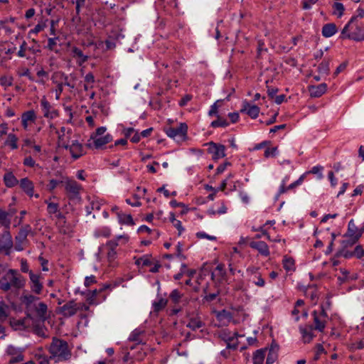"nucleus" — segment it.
I'll return each instance as SVG.
<instances>
[{
  "instance_id": "5fc2aeb1",
  "label": "nucleus",
  "mask_w": 364,
  "mask_h": 364,
  "mask_svg": "<svg viewBox=\"0 0 364 364\" xmlns=\"http://www.w3.org/2000/svg\"><path fill=\"white\" fill-rule=\"evenodd\" d=\"M23 164L25 166L28 167L39 166V165L36 163L35 160L31 156H26L23 159Z\"/></svg>"
},
{
  "instance_id": "cd10ccee",
  "label": "nucleus",
  "mask_w": 364,
  "mask_h": 364,
  "mask_svg": "<svg viewBox=\"0 0 364 364\" xmlns=\"http://www.w3.org/2000/svg\"><path fill=\"white\" fill-rule=\"evenodd\" d=\"M31 228L30 225H26L21 228L18 232V235L15 237L16 241L21 242V243H27L28 244V240L27 237L28 234L31 232Z\"/></svg>"
},
{
  "instance_id": "6e6d98bb",
  "label": "nucleus",
  "mask_w": 364,
  "mask_h": 364,
  "mask_svg": "<svg viewBox=\"0 0 364 364\" xmlns=\"http://www.w3.org/2000/svg\"><path fill=\"white\" fill-rule=\"evenodd\" d=\"M353 256L360 259L364 255V250L362 246L358 245L355 247L354 251H353Z\"/></svg>"
},
{
  "instance_id": "4468645a",
  "label": "nucleus",
  "mask_w": 364,
  "mask_h": 364,
  "mask_svg": "<svg viewBox=\"0 0 364 364\" xmlns=\"http://www.w3.org/2000/svg\"><path fill=\"white\" fill-rule=\"evenodd\" d=\"M68 150L74 159H77L85 154L82 144L77 139L71 141Z\"/></svg>"
},
{
  "instance_id": "603ef678",
  "label": "nucleus",
  "mask_w": 364,
  "mask_h": 364,
  "mask_svg": "<svg viewBox=\"0 0 364 364\" xmlns=\"http://www.w3.org/2000/svg\"><path fill=\"white\" fill-rule=\"evenodd\" d=\"M167 304V300L163 298L159 299L157 301H155L153 304L154 309L155 311H159L163 309Z\"/></svg>"
},
{
  "instance_id": "4d7b16f0",
  "label": "nucleus",
  "mask_w": 364,
  "mask_h": 364,
  "mask_svg": "<svg viewBox=\"0 0 364 364\" xmlns=\"http://www.w3.org/2000/svg\"><path fill=\"white\" fill-rule=\"evenodd\" d=\"M27 49V43L23 41L20 46V49L18 52V56L20 58H24L26 56V50Z\"/></svg>"
},
{
  "instance_id": "13d9d810",
  "label": "nucleus",
  "mask_w": 364,
  "mask_h": 364,
  "mask_svg": "<svg viewBox=\"0 0 364 364\" xmlns=\"http://www.w3.org/2000/svg\"><path fill=\"white\" fill-rule=\"evenodd\" d=\"M316 354L314 356V360H317L319 359L320 355L323 353L325 352V350L323 347V346L320 343L317 344L316 346Z\"/></svg>"
},
{
  "instance_id": "f3484780",
  "label": "nucleus",
  "mask_w": 364,
  "mask_h": 364,
  "mask_svg": "<svg viewBox=\"0 0 364 364\" xmlns=\"http://www.w3.org/2000/svg\"><path fill=\"white\" fill-rule=\"evenodd\" d=\"M18 184L21 188L29 196L33 197L35 196L36 198H39L38 194H34V184L27 177L21 178Z\"/></svg>"
},
{
  "instance_id": "aec40b11",
  "label": "nucleus",
  "mask_w": 364,
  "mask_h": 364,
  "mask_svg": "<svg viewBox=\"0 0 364 364\" xmlns=\"http://www.w3.org/2000/svg\"><path fill=\"white\" fill-rule=\"evenodd\" d=\"M314 326L311 325H306L304 326L299 327V331L301 334V338L304 343H309L313 340L315 337V334L314 333Z\"/></svg>"
},
{
  "instance_id": "c85d7f7f",
  "label": "nucleus",
  "mask_w": 364,
  "mask_h": 364,
  "mask_svg": "<svg viewBox=\"0 0 364 364\" xmlns=\"http://www.w3.org/2000/svg\"><path fill=\"white\" fill-rule=\"evenodd\" d=\"M4 182L7 188H13L18 184V181L12 171H7L4 176Z\"/></svg>"
},
{
  "instance_id": "9b49d317",
  "label": "nucleus",
  "mask_w": 364,
  "mask_h": 364,
  "mask_svg": "<svg viewBox=\"0 0 364 364\" xmlns=\"http://www.w3.org/2000/svg\"><path fill=\"white\" fill-rule=\"evenodd\" d=\"M80 309V304H77L75 301H70L60 307V313L65 317H70L76 314Z\"/></svg>"
},
{
  "instance_id": "2eb2a0df",
  "label": "nucleus",
  "mask_w": 364,
  "mask_h": 364,
  "mask_svg": "<svg viewBox=\"0 0 364 364\" xmlns=\"http://www.w3.org/2000/svg\"><path fill=\"white\" fill-rule=\"evenodd\" d=\"M247 272L250 275V281L259 287H264L265 281L262 278V274L258 272L257 268L249 267L247 269Z\"/></svg>"
},
{
  "instance_id": "9d476101",
  "label": "nucleus",
  "mask_w": 364,
  "mask_h": 364,
  "mask_svg": "<svg viewBox=\"0 0 364 364\" xmlns=\"http://www.w3.org/2000/svg\"><path fill=\"white\" fill-rule=\"evenodd\" d=\"M41 107L43 117L53 119L59 116V112L43 96L41 100Z\"/></svg>"
},
{
  "instance_id": "a878e982",
  "label": "nucleus",
  "mask_w": 364,
  "mask_h": 364,
  "mask_svg": "<svg viewBox=\"0 0 364 364\" xmlns=\"http://www.w3.org/2000/svg\"><path fill=\"white\" fill-rule=\"evenodd\" d=\"M327 90V85L321 83L318 85H311L309 87L310 95L313 97H319Z\"/></svg>"
},
{
  "instance_id": "052dcab7",
  "label": "nucleus",
  "mask_w": 364,
  "mask_h": 364,
  "mask_svg": "<svg viewBox=\"0 0 364 364\" xmlns=\"http://www.w3.org/2000/svg\"><path fill=\"white\" fill-rule=\"evenodd\" d=\"M277 147L267 148L264 151V156L268 158L269 156H274L277 154Z\"/></svg>"
},
{
  "instance_id": "4c0bfd02",
  "label": "nucleus",
  "mask_w": 364,
  "mask_h": 364,
  "mask_svg": "<svg viewBox=\"0 0 364 364\" xmlns=\"http://www.w3.org/2000/svg\"><path fill=\"white\" fill-rule=\"evenodd\" d=\"M283 267L287 272L294 271L295 269V264L294 260L289 257L284 256L282 260Z\"/></svg>"
},
{
  "instance_id": "473e14b6",
  "label": "nucleus",
  "mask_w": 364,
  "mask_h": 364,
  "mask_svg": "<svg viewBox=\"0 0 364 364\" xmlns=\"http://www.w3.org/2000/svg\"><path fill=\"white\" fill-rule=\"evenodd\" d=\"M119 222L122 224H126L129 225H134V222L131 215L124 214L122 212L117 213Z\"/></svg>"
},
{
  "instance_id": "0eeeda50",
  "label": "nucleus",
  "mask_w": 364,
  "mask_h": 364,
  "mask_svg": "<svg viewBox=\"0 0 364 364\" xmlns=\"http://www.w3.org/2000/svg\"><path fill=\"white\" fill-rule=\"evenodd\" d=\"M188 126L186 123H181L176 127H168L165 129V132L168 136L177 141H183L186 136Z\"/></svg>"
},
{
  "instance_id": "393cba45",
  "label": "nucleus",
  "mask_w": 364,
  "mask_h": 364,
  "mask_svg": "<svg viewBox=\"0 0 364 364\" xmlns=\"http://www.w3.org/2000/svg\"><path fill=\"white\" fill-rule=\"evenodd\" d=\"M71 130L68 129L66 134H58V145L60 148H63L65 149H68V146L71 144L72 137H71Z\"/></svg>"
},
{
  "instance_id": "a19ab883",
  "label": "nucleus",
  "mask_w": 364,
  "mask_h": 364,
  "mask_svg": "<svg viewBox=\"0 0 364 364\" xmlns=\"http://www.w3.org/2000/svg\"><path fill=\"white\" fill-rule=\"evenodd\" d=\"M14 77L11 75H1L0 77V85L6 90L9 87L13 85Z\"/></svg>"
},
{
  "instance_id": "79ce46f5",
  "label": "nucleus",
  "mask_w": 364,
  "mask_h": 364,
  "mask_svg": "<svg viewBox=\"0 0 364 364\" xmlns=\"http://www.w3.org/2000/svg\"><path fill=\"white\" fill-rule=\"evenodd\" d=\"M217 117L218 118L216 120H214L211 122L210 126L212 127H226L230 124V123L227 121L226 119L220 117V115H218Z\"/></svg>"
},
{
  "instance_id": "3c124183",
  "label": "nucleus",
  "mask_w": 364,
  "mask_h": 364,
  "mask_svg": "<svg viewBox=\"0 0 364 364\" xmlns=\"http://www.w3.org/2000/svg\"><path fill=\"white\" fill-rule=\"evenodd\" d=\"M169 298L174 304H178L183 298V294L178 290L174 289L171 292Z\"/></svg>"
},
{
  "instance_id": "f704fd0d",
  "label": "nucleus",
  "mask_w": 364,
  "mask_h": 364,
  "mask_svg": "<svg viewBox=\"0 0 364 364\" xmlns=\"http://www.w3.org/2000/svg\"><path fill=\"white\" fill-rule=\"evenodd\" d=\"M268 350L269 353L267 357L266 363L267 364H272L277 358L278 346L277 345L272 346Z\"/></svg>"
},
{
  "instance_id": "b1692460",
  "label": "nucleus",
  "mask_w": 364,
  "mask_h": 364,
  "mask_svg": "<svg viewBox=\"0 0 364 364\" xmlns=\"http://www.w3.org/2000/svg\"><path fill=\"white\" fill-rule=\"evenodd\" d=\"M68 176L63 175L57 176L55 178L49 180L46 186V188L49 192H53L56 188L60 186H64Z\"/></svg>"
},
{
  "instance_id": "0e129e2a",
  "label": "nucleus",
  "mask_w": 364,
  "mask_h": 364,
  "mask_svg": "<svg viewBox=\"0 0 364 364\" xmlns=\"http://www.w3.org/2000/svg\"><path fill=\"white\" fill-rule=\"evenodd\" d=\"M318 0H303V9H309L311 8L312 5L315 4Z\"/></svg>"
},
{
  "instance_id": "2f4dec72",
  "label": "nucleus",
  "mask_w": 364,
  "mask_h": 364,
  "mask_svg": "<svg viewBox=\"0 0 364 364\" xmlns=\"http://www.w3.org/2000/svg\"><path fill=\"white\" fill-rule=\"evenodd\" d=\"M267 350V348L257 350L253 354V364H263Z\"/></svg>"
},
{
  "instance_id": "4be33fe9",
  "label": "nucleus",
  "mask_w": 364,
  "mask_h": 364,
  "mask_svg": "<svg viewBox=\"0 0 364 364\" xmlns=\"http://www.w3.org/2000/svg\"><path fill=\"white\" fill-rule=\"evenodd\" d=\"M55 75V78H58L60 82H62V85L64 86H68L71 89H74L75 87V77L70 75V78L68 75H65L62 72H56L53 73Z\"/></svg>"
},
{
  "instance_id": "c9c22d12",
  "label": "nucleus",
  "mask_w": 364,
  "mask_h": 364,
  "mask_svg": "<svg viewBox=\"0 0 364 364\" xmlns=\"http://www.w3.org/2000/svg\"><path fill=\"white\" fill-rule=\"evenodd\" d=\"M134 259H135V264L139 267H148L152 264L151 257L148 255H145L139 258L134 257Z\"/></svg>"
},
{
  "instance_id": "a18cd8bd",
  "label": "nucleus",
  "mask_w": 364,
  "mask_h": 364,
  "mask_svg": "<svg viewBox=\"0 0 364 364\" xmlns=\"http://www.w3.org/2000/svg\"><path fill=\"white\" fill-rule=\"evenodd\" d=\"M47 309V305L43 302H40L37 305H35V310L40 318H45Z\"/></svg>"
},
{
  "instance_id": "58836bf2",
  "label": "nucleus",
  "mask_w": 364,
  "mask_h": 364,
  "mask_svg": "<svg viewBox=\"0 0 364 364\" xmlns=\"http://www.w3.org/2000/svg\"><path fill=\"white\" fill-rule=\"evenodd\" d=\"M17 141V136L15 134L10 133L8 135L7 139L4 142V144L10 146L11 149H16L18 148Z\"/></svg>"
},
{
  "instance_id": "69168bd1",
  "label": "nucleus",
  "mask_w": 364,
  "mask_h": 364,
  "mask_svg": "<svg viewBox=\"0 0 364 364\" xmlns=\"http://www.w3.org/2000/svg\"><path fill=\"white\" fill-rule=\"evenodd\" d=\"M75 10L76 14H79L81 10V8L84 7L85 4V0H75Z\"/></svg>"
},
{
  "instance_id": "39448f33",
  "label": "nucleus",
  "mask_w": 364,
  "mask_h": 364,
  "mask_svg": "<svg viewBox=\"0 0 364 364\" xmlns=\"http://www.w3.org/2000/svg\"><path fill=\"white\" fill-rule=\"evenodd\" d=\"M129 241V236L127 235H120L115 239L108 241L106 244L107 248V256L109 262L114 261L117 255V247L119 244H126Z\"/></svg>"
},
{
  "instance_id": "7ed1b4c3",
  "label": "nucleus",
  "mask_w": 364,
  "mask_h": 364,
  "mask_svg": "<svg viewBox=\"0 0 364 364\" xmlns=\"http://www.w3.org/2000/svg\"><path fill=\"white\" fill-rule=\"evenodd\" d=\"M341 38L355 41H364V28L359 24L357 17L353 16L341 31Z\"/></svg>"
},
{
  "instance_id": "f8f14e48",
  "label": "nucleus",
  "mask_w": 364,
  "mask_h": 364,
  "mask_svg": "<svg viewBox=\"0 0 364 364\" xmlns=\"http://www.w3.org/2000/svg\"><path fill=\"white\" fill-rule=\"evenodd\" d=\"M208 152L212 154V158L214 160H218L225 156V146L220 144H216L213 141L209 142Z\"/></svg>"
},
{
  "instance_id": "f03ea898",
  "label": "nucleus",
  "mask_w": 364,
  "mask_h": 364,
  "mask_svg": "<svg viewBox=\"0 0 364 364\" xmlns=\"http://www.w3.org/2000/svg\"><path fill=\"white\" fill-rule=\"evenodd\" d=\"M49 353L51 355L50 358L54 359L55 362H63L71 357V350L68 343L65 341L56 338L53 339L49 347Z\"/></svg>"
},
{
  "instance_id": "72a5a7b5",
  "label": "nucleus",
  "mask_w": 364,
  "mask_h": 364,
  "mask_svg": "<svg viewBox=\"0 0 364 364\" xmlns=\"http://www.w3.org/2000/svg\"><path fill=\"white\" fill-rule=\"evenodd\" d=\"M203 325L204 323L201 319L198 316H195L190 318L189 322L187 323L186 326L193 331H196L201 328Z\"/></svg>"
},
{
  "instance_id": "bf43d9fd",
  "label": "nucleus",
  "mask_w": 364,
  "mask_h": 364,
  "mask_svg": "<svg viewBox=\"0 0 364 364\" xmlns=\"http://www.w3.org/2000/svg\"><path fill=\"white\" fill-rule=\"evenodd\" d=\"M196 236L199 239H208V240H216V237L215 236H212V235H209L208 234H206L205 232H198L196 233Z\"/></svg>"
},
{
  "instance_id": "a211bd4d",
  "label": "nucleus",
  "mask_w": 364,
  "mask_h": 364,
  "mask_svg": "<svg viewBox=\"0 0 364 364\" xmlns=\"http://www.w3.org/2000/svg\"><path fill=\"white\" fill-rule=\"evenodd\" d=\"M6 353L11 357L9 360V364L20 363L23 360L22 351L12 346L7 348Z\"/></svg>"
},
{
  "instance_id": "37998d69",
  "label": "nucleus",
  "mask_w": 364,
  "mask_h": 364,
  "mask_svg": "<svg viewBox=\"0 0 364 364\" xmlns=\"http://www.w3.org/2000/svg\"><path fill=\"white\" fill-rule=\"evenodd\" d=\"M169 220L171 223L173 224V225L178 230V235H181L182 232L184 231V228L182 226L181 222L175 218V215L173 213H170Z\"/></svg>"
},
{
  "instance_id": "bb28decb",
  "label": "nucleus",
  "mask_w": 364,
  "mask_h": 364,
  "mask_svg": "<svg viewBox=\"0 0 364 364\" xmlns=\"http://www.w3.org/2000/svg\"><path fill=\"white\" fill-rule=\"evenodd\" d=\"M36 114L33 110H29L23 113L21 116V124L24 129H27L29 123L34 122Z\"/></svg>"
},
{
  "instance_id": "09e8293b",
  "label": "nucleus",
  "mask_w": 364,
  "mask_h": 364,
  "mask_svg": "<svg viewBox=\"0 0 364 364\" xmlns=\"http://www.w3.org/2000/svg\"><path fill=\"white\" fill-rule=\"evenodd\" d=\"M333 14L336 15L338 18H341L343 15L345 8L343 4L336 2L333 5Z\"/></svg>"
},
{
  "instance_id": "338daca9",
  "label": "nucleus",
  "mask_w": 364,
  "mask_h": 364,
  "mask_svg": "<svg viewBox=\"0 0 364 364\" xmlns=\"http://www.w3.org/2000/svg\"><path fill=\"white\" fill-rule=\"evenodd\" d=\"M36 75L38 77L41 78V82H44V78H48V73L45 71L43 68H41L37 71Z\"/></svg>"
},
{
  "instance_id": "c03bdc74",
  "label": "nucleus",
  "mask_w": 364,
  "mask_h": 364,
  "mask_svg": "<svg viewBox=\"0 0 364 364\" xmlns=\"http://www.w3.org/2000/svg\"><path fill=\"white\" fill-rule=\"evenodd\" d=\"M95 77L92 73H87L85 76V85H84V90L85 91H88L90 89L93 88V84L95 82Z\"/></svg>"
},
{
  "instance_id": "423d86ee",
  "label": "nucleus",
  "mask_w": 364,
  "mask_h": 364,
  "mask_svg": "<svg viewBox=\"0 0 364 364\" xmlns=\"http://www.w3.org/2000/svg\"><path fill=\"white\" fill-rule=\"evenodd\" d=\"M312 316L314 329L319 332H323L328 319V316L324 309L321 307L318 311H314Z\"/></svg>"
},
{
  "instance_id": "49530a36",
  "label": "nucleus",
  "mask_w": 364,
  "mask_h": 364,
  "mask_svg": "<svg viewBox=\"0 0 364 364\" xmlns=\"http://www.w3.org/2000/svg\"><path fill=\"white\" fill-rule=\"evenodd\" d=\"M330 60H325L322 61L318 67V71L320 74L328 75L330 70L329 68Z\"/></svg>"
},
{
  "instance_id": "de8ad7c7",
  "label": "nucleus",
  "mask_w": 364,
  "mask_h": 364,
  "mask_svg": "<svg viewBox=\"0 0 364 364\" xmlns=\"http://www.w3.org/2000/svg\"><path fill=\"white\" fill-rule=\"evenodd\" d=\"M45 203L47 204V211L48 214L52 215L58 213L60 210L58 203L49 202L48 200H46Z\"/></svg>"
},
{
  "instance_id": "ea45409f",
  "label": "nucleus",
  "mask_w": 364,
  "mask_h": 364,
  "mask_svg": "<svg viewBox=\"0 0 364 364\" xmlns=\"http://www.w3.org/2000/svg\"><path fill=\"white\" fill-rule=\"evenodd\" d=\"M22 302L26 306V309L28 310L31 309V305L38 300V297L31 295V294H26L22 296Z\"/></svg>"
},
{
  "instance_id": "864d4df0",
  "label": "nucleus",
  "mask_w": 364,
  "mask_h": 364,
  "mask_svg": "<svg viewBox=\"0 0 364 364\" xmlns=\"http://www.w3.org/2000/svg\"><path fill=\"white\" fill-rule=\"evenodd\" d=\"M323 170V167L322 166L318 165L312 167V168L306 172L305 174L307 173H312V174H316L318 175V178L321 179L323 178V174L322 171Z\"/></svg>"
},
{
  "instance_id": "7c9ffc66",
  "label": "nucleus",
  "mask_w": 364,
  "mask_h": 364,
  "mask_svg": "<svg viewBox=\"0 0 364 364\" xmlns=\"http://www.w3.org/2000/svg\"><path fill=\"white\" fill-rule=\"evenodd\" d=\"M337 31L335 23H326L322 28V35L326 38H330L336 33Z\"/></svg>"
},
{
  "instance_id": "20e7f679",
  "label": "nucleus",
  "mask_w": 364,
  "mask_h": 364,
  "mask_svg": "<svg viewBox=\"0 0 364 364\" xmlns=\"http://www.w3.org/2000/svg\"><path fill=\"white\" fill-rule=\"evenodd\" d=\"M107 128L100 127L95 132L91 134L87 140L86 146L90 149H101L112 141V136L109 134H105Z\"/></svg>"
},
{
  "instance_id": "1a4fd4ad",
  "label": "nucleus",
  "mask_w": 364,
  "mask_h": 364,
  "mask_svg": "<svg viewBox=\"0 0 364 364\" xmlns=\"http://www.w3.org/2000/svg\"><path fill=\"white\" fill-rule=\"evenodd\" d=\"M65 191L70 200H75L80 198V186L74 180L67 177L64 184Z\"/></svg>"
},
{
  "instance_id": "ddd939ff",
  "label": "nucleus",
  "mask_w": 364,
  "mask_h": 364,
  "mask_svg": "<svg viewBox=\"0 0 364 364\" xmlns=\"http://www.w3.org/2000/svg\"><path fill=\"white\" fill-rule=\"evenodd\" d=\"M30 277V287L31 291L36 294H40L42 292L43 286L41 282L42 277L40 274H35L32 271L29 272Z\"/></svg>"
},
{
  "instance_id": "e433bc0d",
  "label": "nucleus",
  "mask_w": 364,
  "mask_h": 364,
  "mask_svg": "<svg viewBox=\"0 0 364 364\" xmlns=\"http://www.w3.org/2000/svg\"><path fill=\"white\" fill-rule=\"evenodd\" d=\"M52 81L53 83L55 85V88L54 90V92L55 93V99L58 100L60 98V95L63 91V85H62V82L58 80V79L56 77L55 78V75L53 74L52 75Z\"/></svg>"
},
{
  "instance_id": "5701e85b",
  "label": "nucleus",
  "mask_w": 364,
  "mask_h": 364,
  "mask_svg": "<svg viewBox=\"0 0 364 364\" xmlns=\"http://www.w3.org/2000/svg\"><path fill=\"white\" fill-rule=\"evenodd\" d=\"M249 245L251 248L257 250L262 256L268 257L270 255L268 245L263 241L252 240Z\"/></svg>"
},
{
  "instance_id": "dca6fc26",
  "label": "nucleus",
  "mask_w": 364,
  "mask_h": 364,
  "mask_svg": "<svg viewBox=\"0 0 364 364\" xmlns=\"http://www.w3.org/2000/svg\"><path fill=\"white\" fill-rule=\"evenodd\" d=\"M11 326L16 330H22L29 328L33 324V318L30 314L23 318L14 319L11 321Z\"/></svg>"
},
{
  "instance_id": "6ab92c4d",
  "label": "nucleus",
  "mask_w": 364,
  "mask_h": 364,
  "mask_svg": "<svg viewBox=\"0 0 364 364\" xmlns=\"http://www.w3.org/2000/svg\"><path fill=\"white\" fill-rule=\"evenodd\" d=\"M211 279L218 283H221L227 280L226 271L223 264H219L211 273Z\"/></svg>"
},
{
  "instance_id": "f257e3e1",
  "label": "nucleus",
  "mask_w": 364,
  "mask_h": 364,
  "mask_svg": "<svg viewBox=\"0 0 364 364\" xmlns=\"http://www.w3.org/2000/svg\"><path fill=\"white\" fill-rule=\"evenodd\" d=\"M25 284V278L15 269H9L0 279V289L4 291L11 289L18 290L22 289Z\"/></svg>"
},
{
  "instance_id": "e2e57ef3",
  "label": "nucleus",
  "mask_w": 364,
  "mask_h": 364,
  "mask_svg": "<svg viewBox=\"0 0 364 364\" xmlns=\"http://www.w3.org/2000/svg\"><path fill=\"white\" fill-rule=\"evenodd\" d=\"M58 37L49 38L48 40V48L50 50H53L55 46L57 45V41Z\"/></svg>"
},
{
  "instance_id": "774afa93",
  "label": "nucleus",
  "mask_w": 364,
  "mask_h": 364,
  "mask_svg": "<svg viewBox=\"0 0 364 364\" xmlns=\"http://www.w3.org/2000/svg\"><path fill=\"white\" fill-rule=\"evenodd\" d=\"M338 255L343 257L345 258H350L353 257V252H350L344 249L340 250L339 252L338 253Z\"/></svg>"
},
{
  "instance_id": "412c9836",
  "label": "nucleus",
  "mask_w": 364,
  "mask_h": 364,
  "mask_svg": "<svg viewBox=\"0 0 364 364\" xmlns=\"http://www.w3.org/2000/svg\"><path fill=\"white\" fill-rule=\"evenodd\" d=\"M240 112H245L252 119H255L259 116V108L256 105H250L247 101H245L242 103V107L240 109Z\"/></svg>"
},
{
  "instance_id": "6e6552de",
  "label": "nucleus",
  "mask_w": 364,
  "mask_h": 364,
  "mask_svg": "<svg viewBox=\"0 0 364 364\" xmlns=\"http://www.w3.org/2000/svg\"><path fill=\"white\" fill-rule=\"evenodd\" d=\"M237 332H230L227 329L222 330L219 333V338L224 341L228 349L236 350L238 346V337H241Z\"/></svg>"
},
{
  "instance_id": "c756f323",
  "label": "nucleus",
  "mask_w": 364,
  "mask_h": 364,
  "mask_svg": "<svg viewBox=\"0 0 364 364\" xmlns=\"http://www.w3.org/2000/svg\"><path fill=\"white\" fill-rule=\"evenodd\" d=\"M71 53L74 58H77V63L79 65H82L84 63H85L88 56L84 55L82 51L77 47L73 46L71 48Z\"/></svg>"
},
{
  "instance_id": "8fccbe9b",
  "label": "nucleus",
  "mask_w": 364,
  "mask_h": 364,
  "mask_svg": "<svg viewBox=\"0 0 364 364\" xmlns=\"http://www.w3.org/2000/svg\"><path fill=\"white\" fill-rule=\"evenodd\" d=\"M0 225L9 228L10 225V219L9 213L0 209Z\"/></svg>"
},
{
  "instance_id": "680f3d73",
  "label": "nucleus",
  "mask_w": 364,
  "mask_h": 364,
  "mask_svg": "<svg viewBox=\"0 0 364 364\" xmlns=\"http://www.w3.org/2000/svg\"><path fill=\"white\" fill-rule=\"evenodd\" d=\"M304 177H305V174L301 175L297 181L291 183L289 186H287V189H289V190L293 189L295 187H296L297 186L301 184L302 182L304 181Z\"/></svg>"
}]
</instances>
